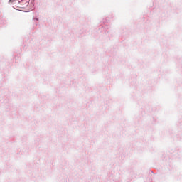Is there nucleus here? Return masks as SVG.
Returning a JSON list of instances; mask_svg holds the SVG:
<instances>
[{
	"mask_svg": "<svg viewBox=\"0 0 182 182\" xmlns=\"http://www.w3.org/2000/svg\"><path fill=\"white\" fill-rule=\"evenodd\" d=\"M28 5H29V4L28 3V1H26V3L24 4V6H28Z\"/></svg>",
	"mask_w": 182,
	"mask_h": 182,
	"instance_id": "2",
	"label": "nucleus"
},
{
	"mask_svg": "<svg viewBox=\"0 0 182 182\" xmlns=\"http://www.w3.org/2000/svg\"><path fill=\"white\" fill-rule=\"evenodd\" d=\"M19 4H21V5H22V4H24V2H26V0H21V1H18Z\"/></svg>",
	"mask_w": 182,
	"mask_h": 182,
	"instance_id": "1",
	"label": "nucleus"
},
{
	"mask_svg": "<svg viewBox=\"0 0 182 182\" xmlns=\"http://www.w3.org/2000/svg\"><path fill=\"white\" fill-rule=\"evenodd\" d=\"M9 2H14V0H9Z\"/></svg>",
	"mask_w": 182,
	"mask_h": 182,
	"instance_id": "3",
	"label": "nucleus"
}]
</instances>
